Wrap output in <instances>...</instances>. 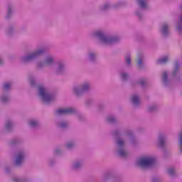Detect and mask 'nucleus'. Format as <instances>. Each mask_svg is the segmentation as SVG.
<instances>
[{"mask_svg":"<svg viewBox=\"0 0 182 182\" xmlns=\"http://www.w3.org/2000/svg\"><path fill=\"white\" fill-rule=\"evenodd\" d=\"M111 133L115 139L117 154L119 157H122V159L129 157V152L126 151V141L122 137V136H128L129 137L131 144H132V146H136L137 139H136L133 132L127 128H121L114 129Z\"/></svg>","mask_w":182,"mask_h":182,"instance_id":"f257e3e1","label":"nucleus"},{"mask_svg":"<svg viewBox=\"0 0 182 182\" xmlns=\"http://www.w3.org/2000/svg\"><path fill=\"white\" fill-rule=\"evenodd\" d=\"M92 36L96 38L104 45H116L120 42V37L117 36H107L103 30H97L92 33Z\"/></svg>","mask_w":182,"mask_h":182,"instance_id":"f03ea898","label":"nucleus"},{"mask_svg":"<svg viewBox=\"0 0 182 182\" xmlns=\"http://www.w3.org/2000/svg\"><path fill=\"white\" fill-rule=\"evenodd\" d=\"M136 166L141 170L153 168L157 166V160L151 156H143L136 161Z\"/></svg>","mask_w":182,"mask_h":182,"instance_id":"7ed1b4c3","label":"nucleus"},{"mask_svg":"<svg viewBox=\"0 0 182 182\" xmlns=\"http://www.w3.org/2000/svg\"><path fill=\"white\" fill-rule=\"evenodd\" d=\"M92 90V84L90 81H84L80 85L74 86L73 87V95L79 99V97H82L85 93H89V92Z\"/></svg>","mask_w":182,"mask_h":182,"instance_id":"20e7f679","label":"nucleus"},{"mask_svg":"<svg viewBox=\"0 0 182 182\" xmlns=\"http://www.w3.org/2000/svg\"><path fill=\"white\" fill-rule=\"evenodd\" d=\"M38 93L41 100L46 105L52 103L56 99V94L48 92L45 87L42 85L38 87Z\"/></svg>","mask_w":182,"mask_h":182,"instance_id":"39448f33","label":"nucleus"},{"mask_svg":"<svg viewBox=\"0 0 182 182\" xmlns=\"http://www.w3.org/2000/svg\"><path fill=\"white\" fill-rule=\"evenodd\" d=\"M44 53H46V48H41L29 54L20 57V62L21 63H23V65H26L27 63H29V62L36 60L40 56H43Z\"/></svg>","mask_w":182,"mask_h":182,"instance_id":"423d86ee","label":"nucleus"},{"mask_svg":"<svg viewBox=\"0 0 182 182\" xmlns=\"http://www.w3.org/2000/svg\"><path fill=\"white\" fill-rule=\"evenodd\" d=\"M28 154L26 153V150L25 149H19L17 150L14 159V166L16 168H21L22 166H23V163L25 160H26V156Z\"/></svg>","mask_w":182,"mask_h":182,"instance_id":"0eeeda50","label":"nucleus"},{"mask_svg":"<svg viewBox=\"0 0 182 182\" xmlns=\"http://www.w3.org/2000/svg\"><path fill=\"white\" fill-rule=\"evenodd\" d=\"M172 77L175 78V80L177 83H181L182 82V73L181 68L180 65V62L178 60H176L173 63V68L172 70Z\"/></svg>","mask_w":182,"mask_h":182,"instance_id":"6e6552de","label":"nucleus"},{"mask_svg":"<svg viewBox=\"0 0 182 182\" xmlns=\"http://www.w3.org/2000/svg\"><path fill=\"white\" fill-rule=\"evenodd\" d=\"M68 67L66 63L62 60H58L55 63V75H65Z\"/></svg>","mask_w":182,"mask_h":182,"instance_id":"1a4fd4ad","label":"nucleus"},{"mask_svg":"<svg viewBox=\"0 0 182 182\" xmlns=\"http://www.w3.org/2000/svg\"><path fill=\"white\" fill-rule=\"evenodd\" d=\"M14 129L15 121H14V119L6 120L3 127V133H5L6 134H11V133H14Z\"/></svg>","mask_w":182,"mask_h":182,"instance_id":"9d476101","label":"nucleus"},{"mask_svg":"<svg viewBox=\"0 0 182 182\" xmlns=\"http://www.w3.org/2000/svg\"><path fill=\"white\" fill-rule=\"evenodd\" d=\"M73 113H76V109L73 107H68L64 109H58L54 111V114L55 116H68L72 114Z\"/></svg>","mask_w":182,"mask_h":182,"instance_id":"9b49d317","label":"nucleus"},{"mask_svg":"<svg viewBox=\"0 0 182 182\" xmlns=\"http://www.w3.org/2000/svg\"><path fill=\"white\" fill-rule=\"evenodd\" d=\"M167 141V135L165 133L161 132L158 134V138L156 140V146L164 150L166 149V142Z\"/></svg>","mask_w":182,"mask_h":182,"instance_id":"f8f14e48","label":"nucleus"},{"mask_svg":"<svg viewBox=\"0 0 182 182\" xmlns=\"http://www.w3.org/2000/svg\"><path fill=\"white\" fill-rule=\"evenodd\" d=\"M161 80L164 87H167L168 89L170 88L171 85H173V82H171V80L168 78V71L161 72Z\"/></svg>","mask_w":182,"mask_h":182,"instance_id":"ddd939ff","label":"nucleus"},{"mask_svg":"<svg viewBox=\"0 0 182 182\" xmlns=\"http://www.w3.org/2000/svg\"><path fill=\"white\" fill-rule=\"evenodd\" d=\"M159 32L162 38H168L170 36V24L166 22L162 23L159 28Z\"/></svg>","mask_w":182,"mask_h":182,"instance_id":"4468645a","label":"nucleus"},{"mask_svg":"<svg viewBox=\"0 0 182 182\" xmlns=\"http://www.w3.org/2000/svg\"><path fill=\"white\" fill-rule=\"evenodd\" d=\"M83 168V160L75 159L70 164V169L72 171H80Z\"/></svg>","mask_w":182,"mask_h":182,"instance_id":"2eb2a0df","label":"nucleus"},{"mask_svg":"<svg viewBox=\"0 0 182 182\" xmlns=\"http://www.w3.org/2000/svg\"><path fill=\"white\" fill-rule=\"evenodd\" d=\"M97 56L96 51L88 50L86 55L87 60L92 65H96L97 63Z\"/></svg>","mask_w":182,"mask_h":182,"instance_id":"dca6fc26","label":"nucleus"},{"mask_svg":"<svg viewBox=\"0 0 182 182\" xmlns=\"http://www.w3.org/2000/svg\"><path fill=\"white\" fill-rule=\"evenodd\" d=\"M144 54L139 53L136 57V68L139 70L144 69Z\"/></svg>","mask_w":182,"mask_h":182,"instance_id":"f3484780","label":"nucleus"},{"mask_svg":"<svg viewBox=\"0 0 182 182\" xmlns=\"http://www.w3.org/2000/svg\"><path fill=\"white\" fill-rule=\"evenodd\" d=\"M16 24H9L5 31V33L6 36H9V38H12L14 35H15V33L16 32Z\"/></svg>","mask_w":182,"mask_h":182,"instance_id":"a211bd4d","label":"nucleus"},{"mask_svg":"<svg viewBox=\"0 0 182 182\" xmlns=\"http://www.w3.org/2000/svg\"><path fill=\"white\" fill-rule=\"evenodd\" d=\"M31 177L28 175L16 176L11 179V182H31Z\"/></svg>","mask_w":182,"mask_h":182,"instance_id":"6ab92c4d","label":"nucleus"},{"mask_svg":"<svg viewBox=\"0 0 182 182\" xmlns=\"http://www.w3.org/2000/svg\"><path fill=\"white\" fill-rule=\"evenodd\" d=\"M0 102L2 105H8L11 102V93L1 92L0 95Z\"/></svg>","mask_w":182,"mask_h":182,"instance_id":"aec40b11","label":"nucleus"},{"mask_svg":"<svg viewBox=\"0 0 182 182\" xmlns=\"http://www.w3.org/2000/svg\"><path fill=\"white\" fill-rule=\"evenodd\" d=\"M14 14H15V7L13 5H9L7 6V13L5 16V19L9 21L14 16Z\"/></svg>","mask_w":182,"mask_h":182,"instance_id":"412c9836","label":"nucleus"},{"mask_svg":"<svg viewBox=\"0 0 182 182\" xmlns=\"http://www.w3.org/2000/svg\"><path fill=\"white\" fill-rule=\"evenodd\" d=\"M12 82H5L2 84L1 90L4 93H11L12 90Z\"/></svg>","mask_w":182,"mask_h":182,"instance_id":"4be33fe9","label":"nucleus"},{"mask_svg":"<svg viewBox=\"0 0 182 182\" xmlns=\"http://www.w3.org/2000/svg\"><path fill=\"white\" fill-rule=\"evenodd\" d=\"M22 143H23V140L20 137H16L9 141V146L10 147H15L16 146H19V144H22Z\"/></svg>","mask_w":182,"mask_h":182,"instance_id":"5701e85b","label":"nucleus"},{"mask_svg":"<svg viewBox=\"0 0 182 182\" xmlns=\"http://www.w3.org/2000/svg\"><path fill=\"white\" fill-rule=\"evenodd\" d=\"M131 102L134 107H139L140 106V96L137 94H133L131 96Z\"/></svg>","mask_w":182,"mask_h":182,"instance_id":"b1692460","label":"nucleus"},{"mask_svg":"<svg viewBox=\"0 0 182 182\" xmlns=\"http://www.w3.org/2000/svg\"><path fill=\"white\" fill-rule=\"evenodd\" d=\"M56 126L59 129H62V130H65L69 127V122L65 119H60L56 122Z\"/></svg>","mask_w":182,"mask_h":182,"instance_id":"393cba45","label":"nucleus"},{"mask_svg":"<svg viewBox=\"0 0 182 182\" xmlns=\"http://www.w3.org/2000/svg\"><path fill=\"white\" fill-rule=\"evenodd\" d=\"M28 126L31 129L36 130V129H39V127H41V122L38 119H31L28 122Z\"/></svg>","mask_w":182,"mask_h":182,"instance_id":"a878e982","label":"nucleus"},{"mask_svg":"<svg viewBox=\"0 0 182 182\" xmlns=\"http://www.w3.org/2000/svg\"><path fill=\"white\" fill-rule=\"evenodd\" d=\"M43 61L46 64V66H53L55 64V58L53 55H48L45 58Z\"/></svg>","mask_w":182,"mask_h":182,"instance_id":"bb28decb","label":"nucleus"},{"mask_svg":"<svg viewBox=\"0 0 182 182\" xmlns=\"http://www.w3.org/2000/svg\"><path fill=\"white\" fill-rule=\"evenodd\" d=\"M107 122L110 124H116L118 122L117 116L116 115H109L107 117Z\"/></svg>","mask_w":182,"mask_h":182,"instance_id":"cd10ccee","label":"nucleus"},{"mask_svg":"<svg viewBox=\"0 0 182 182\" xmlns=\"http://www.w3.org/2000/svg\"><path fill=\"white\" fill-rule=\"evenodd\" d=\"M159 110V105L154 103L148 106L147 111L149 113H154Z\"/></svg>","mask_w":182,"mask_h":182,"instance_id":"c85d7f7f","label":"nucleus"},{"mask_svg":"<svg viewBox=\"0 0 182 182\" xmlns=\"http://www.w3.org/2000/svg\"><path fill=\"white\" fill-rule=\"evenodd\" d=\"M110 3H104L99 6V9L101 12H107L110 9Z\"/></svg>","mask_w":182,"mask_h":182,"instance_id":"c756f323","label":"nucleus"},{"mask_svg":"<svg viewBox=\"0 0 182 182\" xmlns=\"http://www.w3.org/2000/svg\"><path fill=\"white\" fill-rule=\"evenodd\" d=\"M76 144L75 141H69L65 144V147L67 150L72 151L73 149H75Z\"/></svg>","mask_w":182,"mask_h":182,"instance_id":"7c9ffc66","label":"nucleus"},{"mask_svg":"<svg viewBox=\"0 0 182 182\" xmlns=\"http://www.w3.org/2000/svg\"><path fill=\"white\" fill-rule=\"evenodd\" d=\"M168 60H169L168 56L166 55V56H164V57L159 58L156 61V64L157 65H166V63H167V62H168Z\"/></svg>","mask_w":182,"mask_h":182,"instance_id":"2f4dec72","label":"nucleus"},{"mask_svg":"<svg viewBox=\"0 0 182 182\" xmlns=\"http://www.w3.org/2000/svg\"><path fill=\"white\" fill-rule=\"evenodd\" d=\"M138 85H139L141 86V87H142V89H146V87H147V86H148L147 80L144 77L140 78L138 80Z\"/></svg>","mask_w":182,"mask_h":182,"instance_id":"473e14b6","label":"nucleus"},{"mask_svg":"<svg viewBox=\"0 0 182 182\" xmlns=\"http://www.w3.org/2000/svg\"><path fill=\"white\" fill-rule=\"evenodd\" d=\"M28 80L32 87H36V77H35V76H33V75H29Z\"/></svg>","mask_w":182,"mask_h":182,"instance_id":"72a5a7b5","label":"nucleus"},{"mask_svg":"<svg viewBox=\"0 0 182 182\" xmlns=\"http://www.w3.org/2000/svg\"><path fill=\"white\" fill-rule=\"evenodd\" d=\"M72 114H75L77 117V119L79 120V122H85V118L83 114H82L77 109H75V112H73Z\"/></svg>","mask_w":182,"mask_h":182,"instance_id":"f704fd0d","label":"nucleus"},{"mask_svg":"<svg viewBox=\"0 0 182 182\" xmlns=\"http://www.w3.org/2000/svg\"><path fill=\"white\" fill-rule=\"evenodd\" d=\"M176 29L178 35H182V15L180 16V22L176 24Z\"/></svg>","mask_w":182,"mask_h":182,"instance_id":"c9c22d12","label":"nucleus"},{"mask_svg":"<svg viewBox=\"0 0 182 182\" xmlns=\"http://www.w3.org/2000/svg\"><path fill=\"white\" fill-rule=\"evenodd\" d=\"M137 3L141 9L147 8V0H137Z\"/></svg>","mask_w":182,"mask_h":182,"instance_id":"e433bc0d","label":"nucleus"},{"mask_svg":"<svg viewBox=\"0 0 182 182\" xmlns=\"http://www.w3.org/2000/svg\"><path fill=\"white\" fill-rule=\"evenodd\" d=\"M124 63H126L127 66H132V57L130 54H127L124 58Z\"/></svg>","mask_w":182,"mask_h":182,"instance_id":"4c0bfd02","label":"nucleus"},{"mask_svg":"<svg viewBox=\"0 0 182 182\" xmlns=\"http://www.w3.org/2000/svg\"><path fill=\"white\" fill-rule=\"evenodd\" d=\"M120 77H121V80H122V82H127V79H129V73H125V72H121Z\"/></svg>","mask_w":182,"mask_h":182,"instance_id":"58836bf2","label":"nucleus"},{"mask_svg":"<svg viewBox=\"0 0 182 182\" xmlns=\"http://www.w3.org/2000/svg\"><path fill=\"white\" fill-rule=\"evenodd\" d=\"M93 105H95V101L92 99H87L85 101V106L87 108L92 107Z\"/></svg>","mask_w":182,"mask_h":182,"instance_id":"ea45409f","label":"nucleus"},{"mask_svg":"<svg viewBox=\"0 0 182 182\" xmlns=\"http://www.w3.org/2000/svg\"><path fill=\"white\" fill-rule=\"evenodd\" d=\"M46 66L45 61H38L36 64V68L38 70H42Z\"/></svg>","mask_w":182,"mask_h":182,"instance_id":"a19ab883","label":"nucleus"},{"mask_svg":"<svg viewBox=\"0 0 182 182\" xmlns=\"http://www.w3.org/2000/svg\"><path fill=\"white\" fill-rule=\"evenodd\" d=\"M178 140L180 146V153H182V131H180L178 134Z\"/></svg>","mask_w":182,"mask_h":182,"instance_id":"79ce46f5","label":"nucleus"},{"mask_svg":"<svg viewBox=\"0 0 182 182\" xmlns=\"http://www.w3.org/2000/svg\"><path fill=\"white\" fill-rule=\"evenodd\" d=\"M135 15L136 16H137L138 19H139V21H142L143 20V11L139 9L136 10L135 11Z\"/></svg>","mask_w":182,"mask_h":182,"instance_id":"37998d69","label":"nucleus"},{"mask_svg":"<svg viewBox=\"0 0 182 182\" xmlns=\"http://www.w3.org/2000/svg\"><path fill=\"white\" fill-rule=\"evenodd\" d=\"M48 166H50V167H53V166H55V164H56V158L53 157V158L48 159Z\"/></svg>","mask_w":182,"mask_h":182,"instance_id":"c03bdc74","label":"nucleus"},{"mask_svg":"<svg viewBox=\"0 0 182 182\" xmlns=\"http://www.w3.org/2000/svg\"><path fill=\"white\" fill-rule=\"evenodd\" d=\"M167 173L171 177H176V171L173 168L167 169Z\"/></svg>","mask_w":182,"mask_h":182,"instance_id":"a18cd8bd","label":"nucleus"},{"mask_svg":"<svg viewBox=\"0 0 182 182\" xmlns=\"http://www.w3.org/2000/svg\"><path fill=\"white\" fill-rule=\"evenodd\" d=\"M4 171L7 174H9V173H11L12 171V166H11V165H6L4 166Z\"/></svg>","mask_w":182,"mask_h":182,"instance_id":"49530a36","label":"nucleus"},{"mask_svg":"<svg viewBox=\"0 0 182 182\" xmlns=\"http://www.w3.org/2000/svg\"><path fill=\"white\" fill-rule=\"evenodd\" d=\"M151 182H161L163 179L159 176H153L151 179Z\"/></svg>","mask_w":182,"mask_h":182,"instance_id":"de8ad7c7","label":"nucleus"},{"mask_svg":"<svg viewBox=\"0 0 182 182\" xmlns=\"http://www.w3.org/2000/svg\"><path fill=\"white\" fill-rule=\"evenodd\" d=\"M62 153H63V151H62V149L57 148L54 150V154L55 156H60V154H62Z\"/></svg>","mask_w":182,"mask_h":182,"instance_id":"09e8293b","label":"nucleus"},{"mask_svg":"<svg viewBox=\"0 0 182 182\" xmlns=\"http://www.w3.org/2000/svg\"><path fill=\"white\" fill-rule=\"evenodd\" d=\"M104 109H105V105L104 104H100L98 105V110H99V112H102Z\"/></svg>","mask_w":182,"mask_h":182,"instance_id":"8fccbe9b","label":"nucleus"},{"mask_svg":"<svg viewBox=\"0 0 182 182\" xmlns=\"http://www.w3.org/2000/svg\"><path fill=\"white\" fill-rule=\"evenodd\" d=\"M122 5H123V3H117V4L115 5V8H119V6H122Z\"/></svg>","mask_w":182,"mask_h":182,"instance_id":"3c124183","label":"nucleus"},{"mask_svg":"<svg viewBox=\"0 0 182 182\" xmlns=\"http://www.w3.org/2000/svg\"><path fill=\"white\" fill-rule=\"evenodd\" d=\"M4 65V60L0 59V66H2Z\"/></svg>","mask_w":182,"mask_h":182,"instance_id":"603ef678","label":"nucleus"}]
</instances>
